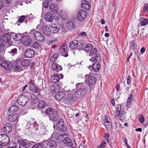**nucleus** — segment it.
I'll list each match as a JSON object with an SVG mask.
<instances>
[{
	"label": "nucleus",
	"mask_w": 148,
	"mask_h": 148,
	"mask_svg": "<svg viewBox=\"0 0 148 148\" xmlns=\"http://www.w3.org/2000/svg\"><path fill=\"white\" fill-rule=\"evenodd\" d=\"M51 68L53 70L56 72L60 71L62 69V66L58 64L56 62L52 63L51 65Z\"/></svg>",
	"instance_id": "aec40b11"
},
{
	"label": "nucleus",
	"mask_w": 148,
	"mask_h": 148,
	"mask_svg": "<svg viewBox=\"0 0 148 148\" xmlns=\"http://www.w3.org/2000/svg\"><path fill=\"white\" fill-rule=\"evenodd\" d=\"M47 145L49 148H56L57 144L56 141L52 138H49L47 141Z\"/></svg>",
	"instance_id": "a211bd4d"
},
{
	"label": "nucleus",
	"mask_w": 148,
	"mask_h": 148,
	"mask_svg": "<svg viewBox=\"0 0 148 148\" xmlns=\"http://www.w3.org/2000/svg\"><path fill=\"white\" fill-rule=\"evenodd\" d=\"M42 146V144L39 143L34 145L32 148H41Z\"/></svg>",
	"instance_id": "864d4df0"
},
{
	"label": "nucleus",
	"mask_w": 148,
	"mask_h": 148,
	"mask_svg": "<svg viewBox=\"0 0 148 148\" xmlns=\"http://www.w3.org/2000/svg\"><path fill=\"white\" fill-rule=\"evenodd\" d=\"M4 49V46L2 45H0V52H1Z\"/></svg>",
	"instance_id": "774afa93"
},
{
	"label": "nucleus",
	"mask_w": 148,
	"mask_h": 148,
	"mask_svg": "<svg viewBox=\"0 0 148 148\" xmlns=\"http://www.w3.org/2000/svg\"><path fill=\"white\" fill-rule=\"evenodd\" d=\"M61 130V131L62 132H66V133H67L66 132L67 131V128L66 127H64L63 126L62 127V128H61V129L59 130ZM68 133H69L68 132Z\"/></svg>",
	"instance_id": "0e129e2a"
},
{
	"label": "nucleus",
	"mask_w": 148,
	"mask_h": 148,
	"mask_svg": "<svg viewBox=\"0 0 148 148\" xmlns=\"http://www.w3.org/2000/svg\"><path fill=\"white\" fill-rule=\"evenodd\" d=\"M18 143L20 144L19 148H27L26 146L27 145V142L22 139H18L17 141Z\"/></svg>",
	"instance_id": "2f4dec72"
},
{
	"label": "nucleus",
	"mask_w": 148,
	"mask_h": 148,
	"mask_svg": "<svg viewBox=\"0 0 148 148\" xmlns=\"http://www.w3.org/2000/svg\"><path fill=\"white\" fill-rule=\"evenodd\" d=\"M60 88L59 85L55 84L51 86L50 88V91L51 94L57 93L60 91Z\"/></svg>",
	"instance_id": "ddd939ff"
},
{
	"label": "nucleus",
	"mask_w": 148,
	"mask_h": 148,
	"mask_svg": "<svg viewBox=\"0 0 148 148\" xmlns=\"http://www.w3.org/2000/svg\"><path fill=\"white\" fill-rule=\"evenodd\" d=\"M81 6L83 9L89 10L90 9V4L89 2L84 0L82 2Z\"/></svg>",
	"instance_id": "b1692460"
},
{
	"label": "nucleus",
	"mask_w": 148,
	"mask_h": 148,
	"mask_svg": "<svg viewBox=\"0 0 148 148\" xmlns=\"http://www.w3.org/2000/svg\"><path fill=\"white\" fill-rule=\"evenodd\" d=\"M50 118L54 121H56L58 119L59 117L58 115L53 114L50 117Z\"/></svg>",
	"instance_id": "8fccbe9b"
},
{
	"label": "nucleus",
	"mask_w": 148,
	"mask_h": 148,
	"mask_svg": "<svg viewBox=\"0 0 148 148\" xmlns=\"http://www.w3.org/2000/svg\"><path fill=\"white\" fill-rule=\"evenodd\" d=\"M80 36H83V37H85L87 36L86 32H81L80 33Z\"/></svg>",
	"instance_id": "69168bd1"
},
{
	"label": "nucleus",
	"mask_w": 148,
	"mask_h": 148,
	"mask_svg": "<svg viewBox=\"0 0 148 148\" xmlns=\"http://www.w3.org/2000/svg\"><path fill=\"white\" fill-rule=\"evenodd\" d=\"M145 49L144 47H142L140 50V52L142 54H143L144 53H145Z\"/></svg>",
	"instance_id": "338daca9"
},
{
	"label": "nucleus",
	"mask_w": 148,
	"mask_h": 148,
	"mask_svg": "<svg viewBox=\"0 0 148 148\" xmlns=\"http://www.w3.org/2000/svg\"><path fill=\"white\" fill-rule=\"evenodd\" d=\"M46 112L47 114L51 115L53 113L54 110L52 108H50L46 110Z\"/></svg>",
	"instance_id": "c03bdc74"
},
{
	"label": "nucleus",
	"mask_w": 148,
	"mask_h": 148,
	"mask_svg": "<svg viewBox=\"0 0 148 148\" xmlns=\"http://www.w3.org/2000/svg\"><path fill=\"white\" fill-rule=\"evenodd\" d=\"M86 91L85 88H80L75 92V95L76 98H80L86 94Z\"/></svg>",
	"instance_id": "1a4fd4ad"
},
{
	"label": "nucleus",
	"mask_w": 148,
	"mask_h": 148,
	"mask_svg": "<svg viewBox=\"0 0 148 148\" xmlns=\"http://www.w3.org/2000/svg\"><path fill=\"white\" fill-rule=\"evenodd\" d=\"M138 119L141 123H143L145 121V118L141 114L138 117Z\"/></svg>",
	"instance_id": "3c124183"
},
{
	"label": "nucleus",
	"mask_w": 148,
	"mask_h": 148,
	"mask_svg": "<svg viewBox=\"0 0 148 148\" xmlns=\"http://www.w3.org/2000/svg\"><path fill=\"white\" fill-rule=\"evenodd\" d=\"M65 136L63 140V143L66 145L71 147L73 145L72 140L69 137Z\"/></svg>",
	"instance_id": "5701e85b"
},
{
	"label": "nucleus",
	"mask_w": 148,
	"mask_h": 148,
	"mask_svg": "<svg viewBox=\"0 0 148 148\" xmlns=\"http://www.w3.org/2000/svg\"><path fill=\"white\" fill-rule=\"evenodd\" d=\"M136 47L137 45L135 43V40H133L131 42L130 45V48L134 49Z\"/></svg>",
	"instance_id": "09e8293b"
},
{
	"label": "nucleus",
	"mask_w": 148,
	"mask_h": 148,
	"mask_svg": "<svg viewBox=\"0 0 148 148\" xmlns=\"http://www.w3.org/2000/svg\"><path fill=\"white\" fill-rule=\"evenodd\" d=\"M142 21H141L140 24L141 26H145L148 24V19H145L144 18H142Z\"/></svg>",
	"instance_id": "49530a36"
},
{
	"label": "nucleus",
	"mask_w": 148,
	"mask_h": 148,
	"mask_svg": "<svg viewBox=\"0 0 148 148\" xmlns=\"http://www.w3.org/2000/svg\"><path fill=\"white\" fill-rule=\"evenodd\" d=\"M106 145V143L105 142H103L100 145H99L98 148H104Z\"/></svg>",
	"instance_id": "13d9d810"
},
{
	"label": "nucleus",
	"mask_w": 148,
	"mask_h": 148,
	"mask_svg": "<svg viewBox=\"0 0 148 148\" xmlns=\"http://www.w3.org/2000/svg\"><path fill=\"white\" fill-rule=\"evenodd\" d=\"M10 141V138L9 136L4 134H0V146H4L8 144Z\"/></svg>",
	"instance_id": "39448f33"
},
{
	"label": "nucleus",
	"mask_w": 148,
	"mask_h": 148,
	"mask_svg": "<svg viewBox=\"0 0 148 148\" xmlns=\"http://www.w3.org/2000/svg\"><path fill=\"white\" fill-rule=\"evenodd\" d=\"M63 120L62 119H60L56 123V127L57 129L59 130L61 128L63 127Z\"/></svg>",
	"instance_id": "58836bf2"
},
{
	"label": "nucleus",
	"mask_w": 148,
	"mask_h": 148,
	"mask_svg": "<svg viewBox=\"0 0 148 148\" xmlns=\"http://www.w3.org/2000/svg\"><path fill=\"white\" fill-rule=\"evenodd\" d=\"M34 51L32 49H27L24 53V56L28 58L32 57L34 54Z\"/></svg>",
	"instance_id": "412c9836"
},
{
	"label": "nucleus",
	"mask_w": 148,
	"mask_h": 148,
	"mask_svg": "<svg viewBox=\"0 0 148 148\" xmlns=\"http://www.w3.org/2000/svg\"><path fill=\"white\" fill-rule=\"evenodd\" d=\"M58 41V40L57 39H54V40L49 41L48 42V44L49 45H50L52 43L55 44Z\"/></svg>",
	"instance_id": "e2e57ef3"
},
{
	"label": "nucleus",
	"mask_w": 148,
	"mask_h": 148,
	"mask_svg": "<svg viewBox=\"0 0 148 148\" xmlns=\"http://www.w3.org/2000/svg\"><path fill=\"white\" fill-rule=\"evenodd\" d=\"M59 76L57 74H54L51 76L50 81L52 83H56L59 80Z\"/></svg>",
	"instance_id": "7c9ffc66"
},
{
	"label": "nucleus",
	"mask_w": 148,
	"mask_h": 148,
	"mask_svg": "<svg viewBox=\"0 0 148 148\" xmlns=\"http://www.w3.org/2000/svg\"><path fill=\"white\" fill-rule=\"evenodd\" d=\"M27 126L28 127V129H29L33 128L34 127V125L33 123L31 122V121H29V122H28L27 125Z\"/></svg>",
	"instance_id": "603ef678"
},
{
	"label": "nucleus",
	"mask_w": 148,
	"mask_h": 148,
	"mask_svg": "<svg viewBox=\"0 0 148 148\" xmlns=\"http://www.w3.org/2000/svg\"><path fill=\"white\" fill-rule=\"evenodd\" d=\"M101 67V64L98 62L94 63L92 66H88L89 69L91 71H93L95 72H98Z\"/></svg>",
	"instance_id": "f8f14e48"
},
{
	"label": "nucleus",
	"mask_w": 148,
	"mask_h": 148,
	"mask_svg": "<svg viewBox=\"0 0 148 148\" xmlns=\"http://www.w3.org/2000/svg\"><path fill=\"white\" fill-rule=\"evenodd\" d=\"M49 8L50 11L54 13L55 15L58 14V8L56 4L53 3H51L49 5Z\"/></svg>",
	"instance_id": "cd10ccee"
},
{
	"label": "nucleus",
	"mask_w": 148,
	"mask_h": 148,
	"mask_svg": "<svg viewBox=\"0 0 148 148\" xmlns=\"http://www.w3.org/2000/svg\"><path fill=\"white\" fill-rule=\"evenodd\" d=\"M22 66L23 68L25 67L28 66L30 65L31 62V60H30L25 59L21 61Z\"/></svg>",
	"instance_id": "e433bc0d"
},
{
	"label": "nucleus",
	"mask_w": 148,
	"mask_h": 148,
	"mask_svg": "<svg viewBox=\"0 0 148 148\" xmlns=\"http://www.w3.org/2000/svg\"><path fill=\"white\" fill-rule=\"evenodd\" d=\"M84 50L87 53H90L89 56H92L97 52V50L93 47V45L90 43L86 44L84 48Z\"/></svg>",
	"instance_id": "7ed1b4c3"
},
{
	"label": "nucleus",
	"mask_w": 148,
	"mask_h": 148,
	"mask_svg": "<svg viewBox=\"0 0 148 148\" xmlns=\"http://www.w3.org/2000/svg\"><path fill=\"white\" fill-rule=\"evenodd\" d=\"M87 15V12L84 10H81L77 13L76 18L79 21H82L86 18Z\"/></svg>",
	"instance_id": "0eeeda50"
},
{
	"label": "nucleus",
	"mask_w": 148,
	"mask_h": 148,
	"mask_svg": "<svg viewBox=\"0 0 148 148\" xmlns=\"http://www.w3.org/2000/svg\"><path fill=\"white\" fill-rule=\"evenodd\" d=\"M121 106L117 104L115 108V113L117 116H119V119L121 121L124 120L125 118V112L124 110H121Z\"/></svg>",
	"instance_id": "f257e3e1"
},
{
	"label": "nucleus",
	"mask_w": 148,
	"mask_h": 148,
	"mask_svg": "<svg viewBox=\"0 0 148 148\" xmlns=\"http://www.w3.org/2000/svg\"><path fill=\"white\" fill-rule=\"evenodd\" d=\"M18 109V106L14 105L10 107L8 109V111L10 112H14L17 111Z\"/></svg>",
	"instance_id": "c9c22d12"
},
{
	"label": "nucleus",
	"mask_w": 148,
	"mask_h": 148,
	"mask_svg": "<svg viewBox=\"0 0 148 148\" xmlns=\"http://www.w3.org/2000/svg\"><path fill=\"white\" fill-rule=\"evenodd\" d=\"M0 65L4 67L6 70H11L12 69V64L10 62H4L0 64Z\"/></svg>",
	"instance_id": "f3484780"
},
{
	"label": "nucleus",
	"mask_w": 148,
	"mask_h": 148,
	"mask_svg": "<svg viewBox=\"0 0 148 148\" xmlns=\"http://www.w3.org/2000/svg\"><path fill=\"white\" fill-rule=\"evenodd\" d=\"M3 40L6 42L8 45H11L12 44V41L11 40V37L10 35L6 34L2 37Z\"/></svg>",
	"instance_id": "6ab92c4d"
},
{
	"label": "nucleus",
	"mask_w": 148,
	"mask_h": 148,
	"mask_svg": "<svg viewBox=\"0 0 148 148\" xmlns=\"http://www.w3.org/2000/svg\"><path fill=\"white\" fill-rule=\"evenodd\" d=\"M59 51L61 53V55L65 57H66L68 56L67 51V47L66 46H63L61 47L59 50Z\"/></svg>",
	"instance_id": "393cba45"
},
{
	"label": "nucleus",
	"mask_w": 148,
	"mask_h": 148,
	"mask_svg": "<svg viewBox=\"0 0 148 148\" xmlns=\"http://www.w3.org/2000/svg\"><path fill=\"white\" fill-rule=\"evenodd\" d=\"M22 41L24 45L27 47L30 45L32 41L29 36L28 35L23 37V38Z\"/></svg>",
	"instance_id": "dca6fc26"
},
{
	"label": "nucleus",
	"mask_w": 148,
	"mask_h": 148,
	"mask_svg": "<svg viewBox=\"0 0 148 148\" xmlns=\"http://www.w3.org/2000/svg\"><path fill=\"white\" fill-rule=\"evenodd\" d=\"M69 134V133H62L58 136L56 138V140L58 143H60L62 142L64 137L66 136H68Z\"/></svg>",
	"instance_id": "c85d7f7f"
},
{
	"label": "nucleus",
	"mask_w": 148,
	"mask_h": 148,
	"mask_svg": "<svg viewBox=\"0 0 148 148\" xmlns=\"http://www.w3.org/2000/svg\"><path fill=\"white\" fill-rule=\"evenodd\" d=\"M26 16H21L18 19V20L16 22V24L18 25H19L20 24L19 23H22L24 20Z\"/></svg>",
	"instance_id": "a18cd8bd"
},
{
	"label": "nucleus",
	"mask_w": 148,
	"mask_h": 148,
	"mask_svg": "<svg viewBox=\"0 0 148 148\" xmlns=\"http://www.w3.org/2000/svg\"><path fill=\"white\" fill-rule=\"evenodd\" d=\"M89 85H94L96 83V79L92 75L90 76L87 79Z\"/></svg>",
	"instance_id": "c756f323"
},
{
	"label": "nucleus",
	"mask_w": 148,
	"mask_h": 148,
	"mask_svg": "<svg viewBox=\"0 0 148 148\" xmlns=\"http://www.w3.org/2000/svg\"><path fill=\"white\" fill-rule=\"evenodd\" d=\"M127 83L128 84H130L131 82V77L130 76H128L127 78Z\"/></svg>",
	"instance_id": "680f3d73"
},
{
	"label": "nucleus",
	"mask_w": 148,
	"mask_h": 148,
	"mask_svg": "<svg viewBox=\"0 0 148 148\" xmlns=\"http://www.w3.org/2000/svg\"><path fill=\"white\" fill-rule=\"evenodd\" d=\"M38 106L40 109H43L45 106V103L43 100L40 101L38 104Z\"/></svg>",
	"instance_id": "a19ab883"
},
{
	"label": "nucleus",
	"mask_w": 148,
	"mask_h": 148,
	"mask_svg": "<svg viewBox=\"0 0 148 148\" xmlns=\"http://www.w3.org/2000/svg\"><path fill=\"white\" fill-rule=\"evenodd\" d=\"M42 4L43 8H47L49 5L48 2L46 1L43 2Z\"/></svg>",
	"instance_id": "4d7b16f0"
},
{
	"label": "nucleus",
	"mask_w": 148,
	"mask_h": 148,
	"mask_svg": "<svg viewBox=\"0 0 148 148\" xmlns=\"http://www.w3.org/2000/svg\"><path fill=\"white\" fill-rule=\"evenodd\" d=\"M73 97L74 95L73 94H68L65 97L64 102L71 104L73 103L75 101V99Z\"/></svg>",
	"instance_id": "2eb2a0df"
},
{
	"label": "nucleus",
	"mask_w": 148,
	"mask_h": 148,
	"mask_svg": "<svg viewBox=\"0 0 148 148\" xmlns=\"http://www.w3.org/2000/svg\"><path fill=\"white\" fill-rule=\"evenodd\" d=\"M7 145L9 148H15L16 147V143L13 142L9 141Z\"/></svg>",
	"instance_id": "37998d69"
},
{
	"label": "nucleus",
	"mask_w": 148,
	"mask_h": 148,
	"mask_svg": "<svg viewBox=\"0 0 148 148\" xmlns=\"http://www.w3.org/2000/svg\"><path fill=\"white\" fill-rule=\"evenodd\" d=\"M29 100V98L27 96L21 95L18 98L17 102L19 105L24 106L26 104Z\"/></svg>",
	"instance_id": "20e7f679"
},
{
	"label": "nucleus",
	"mask_w": 148,
	"mask_h": 148,
	"mask_svg": "<svg viewBox=\"0 0 148 148\" xmlns=\"http://www.w3.org/2000/svg\"><path fill=\"white\" fill-rule=\"evenodd\" d=\"M67 26L69 28H73L75 27L74 23L71 21H69L68 22Z\"/></svg>",
	"instance_id": "de8ad7c7"
},
{
	"label": "nucleus",
	"mask_w": 148,
	"mask_h": 148,
	"mask_svg": "<svg viewBox=\"0 0 148 148\" xmlns=\"http://www.w3.org/2000/svg\"><path fill=\"white\" fill-rule=\"evenodd\" d=\"M45 20L47 22H51L53 20V17L50 12L46 13L45 15Z\"/></svg>",
	"instance_id": "72a5a7b5"
},
{
	"label": "nucleus",
	"mask_w": 148,
	"mask_h": 148,
	"mask_svg": "<svg viewBox=\"0 0 148 148\" xmlns=\"http://www.w3.org/2000/svg\"><path fill=\"white\" fill-rule=\"evenodd\" d=\"M102 123L106 127L108 130L111 128V124L110 123V119L109 117L106 116L102 120Z\"/></svg>",
	"instance_id": "9d476101"
},
{
	"label": "nucleus",
	"mask_w": 148,
	"mask_h": 148,
	"mask_svg": "<svg viewBox=\"0 0 148 148\" xmlns=\"http://www.w3.org/2000/svg\"><path fill=\"white\" fill-rule=\"evenodd\" d=\"M32 46L33 48L36 49H40L41 47L40 44L37 42H34Z\"/></svg>",
	"instance_id": "79ce46f5"
},
{
	"label": "nucleus",
	"mask_w": 148,
	"mask_h": 148,
	"mask_svg": "<svg viewBox=\"0 0 148 148\" xmlns=\"http://www.w3.org/2000/svg\"><path fill=\"white\" fill-rule=\"evenodd\" d=\"M58 56V53H55L52 57L51 58V61H55Z\"/></svg>",
	"instance_id": "5fc2aeb1"
},
{
	"label": "nucleus",
	"mask_w": 148,
	"mask_h": 148,
	"mask_svg": "<svg viewBox=\"0 0 148 148\" xmlns=\"http://www.w3.org/2000/svg\"><path fill=\"white\" fill-rule=\"evenodd\" d=\"M34 99H32V101L34 103L36 104L39 101V99L36 96L34 97Z\"/></svg>",
	"instance_id": "bf43d9fd"
},
{
	"label": "nucleus",
	"mask_w": 148,
	"mask_h": 148,
	"mask_svg": "<svg viewBox=\"0 0 148 148\" xmlns=\"http://www.w3.org/2000/svg\"><path fill=\"white\" fill-rule=\"evenodd\" d=\"M91 58L90 59V61L95 62H99L101 59L100 55L97 53L93 56H91Z\"/></svg>",
	"instance_id": "a878e982"
},
{
	"label": "nucleus",
	"mask_w": 148,
	"mask_h": 148,
	"mask_svg": "<svg viewBox=\"0 0 148 148\" xmlns=\"http://www.w3.org/2000/svg\"><path fill=\"white\" fill-rule=\"evenodd\" d=\"M17 49L16 48H14L11 50L9 52L11 55L12 56H14L17 53Z\"/></svg>",
	"instance_id": "6e6d98bb"
},
{
	"label": "nucleus",
	"mask_w": 148,
	"mask_h": 148,
	"mask_svg": "<svg viewBox=\"0 0 148 148\" xmlns=\"http://www.w3.org/2000/svg\"><path fill=\"white\" fill-rule=\"evenodd\" d=\"M24 69L22 66L21 60L20 59L17 60L14 63V70L16 72H20Z\"/></svg>",
	"instance_id": "423d86ee"
},
{
	"label": "nucleus",
	"mask_w": 148,
	"mask_h": 148,
	"mask_svg": "<svg viewBox=\"0 0 148 148\" xmlns=\"http://www.w3.org/2000/svg\"><path fill=\"white\" fill-rule=\"evenodd\" d=\"M50 29L53 33H57L59 31L60 29V27L57 26L55 25H52Z\"/></svg>",
	"instance_id": "4c0bfd02"
},
{
	"label": "nucleus",
	"mask_w": 148,
	"mask_h": 148,
	"mask_svg": "<svg viewBox=\"0 0 148 148\" xmlns=\"http://www.w3.org/2000/svg\"><path fill=\"white\" fill-rule=\"evenodd\" d=\"M65 96V93L63 91H60L56 95L55 98L58 101H62L63 102H64Z\"/></svg>",
	"instance_id": "6e6552de"
},
{
	"label": "nucleus",
	"mask_w": 148,
	"mask_h": 148,
	"mask_svg": "<svg viewBox=\"0 0 148 148\" xmlns=\"http://www.w3.org/2000/svg\"><path fill=\"white\" fill-rule=\"evenodd\" d=\"M59 14H58L59 15V16L62 19V20H66L67 19V13L61 10L59 11Z\"/></svg>",
	"instance_id": "473e14b6"
},
{
	"label": "nucleus",
	"mask_w": 148,
	"mask_h": 148,
	"mask_svg": "<svg viewBox=\"0 0 148 148\" xmlns=\"http://www.w3.org/2000/svg\"><path fill=\"white\" fill-rule=\"evenodd\" d=\"M144 10L145 12L148 11V4L145 3L144 5Z\"/></svg>",
	"instance_id": "052dcab7"
},
{
	"label": "nucleus",
	"mask_w": 148,
	"mask_h": 148,
	"mask_svg": "<svg viewBox=\"0 0 148 148\" xmlns=\"http://www.w3.org/2000/svg\"><path fill=\"white\" fill-rule=\"evenodd\" d=\"M133 95L131 93L128 96L127 100L126 103V106L127 107L130 104L134 99Z\"/></svg>",
	"instance_id": "f704fd0d"
},
{
	"label": "nucleus",
	"mask_w": 148,
	"mask_h": 148,
	"mask_svg": "<svg viewBox=\"0 0 148 148\" xmlns=\"http://www.w3.org/2000/svg\"><path fill=\"white\" fill-rule=\"evenodd\" d=\"M12 126L9 123H7L4 125L3 132L4 133L8 134L11 132Z\"/></svg>",
	"instance_id": "4be33fe9"
},
{
	"label": "nucleus",
	"mask_w": 148,
	"mask_h": 148,
	"mask_svg": "<svg viewBox=\"0 0 148 148\" xmlns=\"http://www.w3.org/2000/svg\"><path fill=\"white\" fill-rule=\"evenodd\" d=\"M78 41L76 40H74L70 41L69 43L70 48L73 49L77 48L78 47Z\"/></svg>",
	"instance_id": "bb28decb"
},
{
	"label": "nucleus",
	"mask_w": 148,
	"mask_h": 148,
	"mask_svg": "<svg viewBox=\"0 0 148 148\" xmlns=\"http://www.w3.org/2000/svg\"><path fill=\"white\" fill-rule=\"evenodd\" d=\"M30 90L35 92H40V90L35 86L34 85V80L31 79L29 82Z\"/></svg>",
	"instance_id": "9b49d317"
},
{
	"label": "nucleus",
	"mask_w": 148,
	"mask_h": 148,
	"mask_svg": "<svg viewBox=\"0 0 148 148\" xmlns=\"http://www.w3.org/2000/svg\"><path fill=\"white\" fill-rule=\"evenodd\" d=\"M30 33L34 36L35 39L37 41L42 42L45 40V37L39 31L32 29L30 31Z\"/></svg>",
	"instance_id": "f03ea898"
},
{
	"label": "nucleus",
	"mask_w": 148,
	"mask_h": 148,
	"mask_svg": "<svg viewBox=\"0 0 148 148\" xmlns=\"http://www.w3.org/2000/svg\"><path fill=\"white\" fill-rule=\"evenodd\" d=\"M19 115L18 114H11L8 115V120L10 122H14L18 120Z\"/></svg>",
	"instance_id": "4468645a"
},
{
	"label": "nucleus",
	"mask_w": 148,
	"mask_h": 148,
	"mask_svg": "<svg viewBox=\"0 0 148 148\" xmlns=\"http://www.w3.org/2000/svg\"><path fill=\"white\" fill-rule=\"evenodd\" d=\"M12 38L15 41H16L21 40L23 37L22 34H19L13 36Z\"/></svg>",
	"instance_id": "ea45409f"
}]
</instances>
